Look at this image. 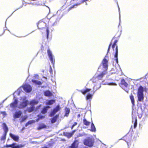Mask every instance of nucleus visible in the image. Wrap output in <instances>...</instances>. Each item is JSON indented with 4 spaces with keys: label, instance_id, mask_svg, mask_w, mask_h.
<instances>
[{
    "label": "nucleus",
    "instance_id": "obj_1",
    "mask_svg": "<svg viewBox=\"0 0 148 148\" xmlns=\"http://www.w3.org/2000/svg\"><path fill=\"white\" fill-rule=\"evenodd\" d=\"M115 37H114L111 40V42L109 45L108 51L107 52V54L109 53L110 51V47L112 45V48L113 49V50L115 51V55H114V57L115 58V60L116 62L118 63V46L116 45L118 40H115L113 42V43H112L113 40L115 38Z\"/></svg>",
    "mask_w": 148,
    "mask_h": 148
},
{
    "label": "nucleus",
    "instance_id": "obj_2",
    "mask_svg": "<svg viewBox=\"0 0 148 148\" xmlns=\"http://www.w3.org/2000/svg\"><path fill=\"white\" fill-rule=\"evenodd\" d=\"M144 88L141 86H140L138 88L137 91V97L138 101H139L143 102L144 99L143 94Z\"/></svg>",
    "mask_w": 148,
    "mask_h": 148
},
{
    "label": "nucleus",
    "instance_id": "obj_3",
    "mask_svg": "<svg viewBox=\"0 0 148 148\" xmlns=\"http://www.w3.org/2000/svg\"><path fill=\"white\" fill-rule=\"evenodd\" d=\"M107 71H103L96 77H93L92 79V82H96V80H102V78L104 75L107 74Z\"/></svg>",
    "mask_w": 148,
    "mask_h": 148
},
{
    "label": "nucleus",
    "instance_id": "obj_4",
    "mask_svg": "<svg viewBox=\"0 0 148 148\" xmlns=\"http://www.w3.org/2000/svg\"><path fill=\"white\" fill-rule=\"evenodd\" d=\"M94 142V139L90 137H88L84 140L83 143L85 145L89 147H91L93 146Z\"/></svg>",
    "mask_w": 148,
    "mask_h": 148
},
{
    "label": "nucleus",
    "instance_id": "obj_5",
    "mask_svg": "<svg viewBox=\"0 0 148 148\" xmlns=\"http://www.w3.org/2000/svg\"><path fill=\"white\" fill-rule=\"evenodd\" d=\"M2 125L3 126V128L4 131V132L3 136L1 138V140H4L5 139L7 133L8 131V128L6 124L3 123Z\"/></svg>",
    "mask_w": 148,
    "mask_h": 148
},
{
    "label": "nucleus",
    "instance_id": "obj_6",
    "mask_svg": "<svg viewBox=\"0 0 148 148\" xmlns=\"http://www.w3.org/2000/svg\"><path fill=\"white\" fill-rule=\"evenodd\" d=\"M106 56L103 59L102 62L101 64L103 68L105 69L104 71H107L108 67V60L106 59Z\"/></svg>",
    "mask_w": 148,
    "mask_h": 148
},
{
    "label": "nucleus",
    "instance_id": "obj_7",
    "mask_svg": "<svg viewBox=\"0 0 148 148\" xmlns=\"http://www.w3.org/2000/svg\"><path fill=\"white\" fill-rule=\"evenodd\" d=\"M120 86L123 89L125 88H128L129 87V84L124 79H122L119 84Z\"/></svg>",
    "mask_w": 148,
    "mask_h": 148
},
{
    "label": "nucleus",
    "instance_id": "obj_8",
    "mask_svg": "<svg viewBox=\"0 0 148 148\" xmlns=\"http://www.w3.org/2000/svg\"><path fill=\"white\" fill-rule=\"evenodd\" d=\"M24 90L26 92H30L32 90L31 86L29 84H25L23 86Z\"/></svg>",
    "mask_w": 148,
    "mask_h": 148
},
{
    "label": "nucleus",
    "instance_id": "obj_9",
    "mask_svg": "<svg viewBox=\"0 0 148 148\" xmlns=\"http://www.w3.org/2000/svg\"><path fill=\"white\" fill-rule=\"evenodd\" d=\"M60 108L59 105L57 106L55 108H54L53 111H52L50 114V116H53L56 112H57L60 109Z\"/></svg>",
    "mask_w": 148,
    "mask_h": 148
},
{
    "label": "nucleus",
    "instance_id": "obj_10",
    "mask_svg": "<svg viewBox=\"0 0 148 148\" xmlns=\"http://www.w3.org/2000/svg\"><path fill=\"white\" fill-rule=\"evenodd\" d=\"M47 53L48 56L49 58V59L52 64H54L55 60L53 59V55H52L51 51L49 49H48L47 51Z\"/></svg>",
    "mask_w": 148,
    "mask_h": 148
},
{
    "label": "nucleus",
    "instance_id": "obj_11",
    "mask_svg": "<svg viewBox=\"0 0 148 148\" xmlns=\"http://www.w3.org/2000/svg\"><path fill=\"white\" fill-rule=\"evenodd\" d=\"M28 104V101L26 100L21 102L19 104L18 108L20 109L26 107Z\"/></svg>",
    "mask_w": 148,
    "mask_h": 148
},
{
    "label": "nucleus",
    "instance_id": "obj_12",
    "mask_svg": "<svg viewBox=\"0 0 148 148\" xmlns=\"http://www.w3.org/2000/svg\"><path fill=\"white\" fill-rule=\"evenodd\" d=\"M35 1V3L39 5H45L46 0H32Z\"/></svg>",
    "mask_w": 148,
    "mask_h": 148
},
{
    "label": "nucleus",
    "instance_id": "obj_13",
    "mask_svg": "<svg viewBox=\"0 0 148 148\" xmlns=\"http://www.w3.org/2000/svg\"><path fill=\"white\" fill-rule=\"evenodd\" d=\"M78 144V140H74L71 145L68 148H77Z\"/></svg>",
    "mask_w": 148,
    "mask_h": 148
},
{
    "label": "nucleus",
    "instance_id": "obj_14",
    "mask_svg": "<svg viewBox=\"0 0 148 148\" xmlns=\"http://www.w3.org/2000/svg\"><path fill=\"white\" fill-rule=\"evenodd\" d=\"M18 102V101L17 99H15L14 101L10 104V106L11 108H15L16 107Z\"/></svg>",
    "mask_w": 148,
    "mask_h": 148
},
{
    "label": "nucleus",
    "instance_id": "obj_15",
    "mask_svg": "<svg viewBox=\"0 0 148 148\" xmlns=\"http://www.w3.org/2000/svg\"><path fill=\"white\" fill-rule=\"evenodd\" d=\"M76 131V130H75L71 132H64L63 135L68 138L71 137L74 134V132Z\"/></svg>",
    "mask_w": 148,
    "mask_h": 148
},
{
    "label": "nucleus",
    "instance_id": "obj_16",
    "mask_svg": "<svg viewBox=\"0 0 148 148\" xmlns=\"http://www.w3.org/2000/svg\"><path fill=\"white\" fill-rule=\"evenodd\" d=\"M46 25V24L44 22L42 21H41L38 22L37 26L39 28L41 29L44 28Z\"/></svg>",
    "mask_w": 148,
    "mask_h": 148
},
{
    "label": "nucleus",
    "instance_id": "obj_17",
    "mask_svg": "<svg viewBox=\"0 0 148 148\" xmlns=\"http://www.w3.org/2000/svg\"><path fill=\"white\" fill-rule=\"evenodd\" d=\"M132 114L133 115L138 116L140 118L141 117V114L138 112V110L136 109H132Z\"/></svg>",
    "mask_w": 148,
    "mask_h": 148
},
{
    "label": "nucleus",
    "instance_id": "obj_18",
    "mask_svg": "<svg viewBox=\"0 0 148 148\" xmlns=\"http://www.w3.org/2000/svg\"><path fill=\"white\" fill-rule=\"evenodd\" d=\"M10 135L11 138L14 141L18 142L19 140V137L18 136L15 135L11 133L10 134Z\"/></svg>",
    "mask_w": 148,
    "mask_h": 148
},
{
    "label": "nucleus",
    "instance_id": "obj_19",
    "mask_svg": "<svg viewBox=\"0 0 148 148\" xmlns=\"http://www.w3.org/2000/svg\"><path fill=\"white\" fill-rule=\"evenodd\" d=\"M44 95L47 97H51L53 95L52 93L49 90H46L44 91Z\"/></svg>",
    "mask_w": 148,
    "mask_h": 148
},
{
    "label": "nucleus",
    "instance_id": "obj_20",
    "mask_svg": "<svg viewBox=\"0 0 148 148\" xmlns=\"http://www.w3.org/2000/svg\"><path fill=\"white\" fill-rule=\"evenodd\" d=\"M22 114V112L21 111H19L15 112L14 116L15 118H18Z\"/></svg>",
    "mask_w": 148,
    "mask_h": 148
},
{
    "label": "nucleus",
    "instance_id": "obj_21",
    "mask_svg": "<svg viewBox=\"0 0 148 148\" xmlns=\"http://www.w3.org/2000/svg\"><path fill=\"white\" fill-rule=\"evenodd\" d=\"M23 147L21 145H18L16 143L12 144V148H21Z\"/></svg>",
    "mask_w": 148,
    "mask_h": 148
},
{
    "label": "nucleus",
    "instance_id": "obj_22",
    "mask_svg": "<svg viewBox=\"0 0 148 148\" xmlns=\"http://www.w3.org/2000/svg\"><path fill=\"white\" fill-rule=\"evenodd\" d=\"M56 102L55 99H51L48 100L46 103L47 105H51L54 103Z\"/></svg>",
    "mask_w": 148,
    "mask_h": 148
},
{
    "label": "nucleus",
    "instance_id": "obj_23",
    "mask_svg": "<svg viewBox=\"0 0 148 148\" xmlns=\"http://www.w3.org/2000/svg\"><path fill=\"white\" fill-rule=\"evenodd\" d=\"M38 102V101L34 99L31 101L30 103V104L33 106H34L37 104Z\"/></svg>",
    "mask_w": 148,
    "mask_h": 148
},
{
    "label": "nucleus",
    "instance_id": "obj_24",
    "mask_svg": "<svg viewBox=\"0 0 148 148\" xmlns=\"http://www.w3.org/2000/svg\"><path fill=\"white\" fill-rule=\"evenodd\" d=\"M91 90V89L90 88H86L84 90H81L80 91L83 95H84L87 92H89Z\"/></svg>",
    "mask_w": 148,
    "mask_h": 148
},
{
    "label": "nucleus",
    "instance_id": "obj_25",
    "mask_svg": "<svg viewBox=\"0 0 148 148\" xmlns=\"http://www.w3.org/2000/svg\"><path fill=\"white\" fill-rule=\"evenodd\" d=\"M32 81L33 83L34 84L36 85H41L42 84V82L40 81H39L37 80L32 79Z\"/></svg>",
    "mask_w": 148,
    "mask_h": 148
},
{
    "label": "nucleus",
    "instance_id": "obj_26",
    "mask_svg": "<svg viewBox=\"0 0 148 148\" xmlns=\"http://www.w3.org/2000/svg\"><path fill=\"white\" fill-rule=\"evenodd\" d=\"M50 108V107L49 106H47L43 108L41 111L42 113L43 114H45L47 112L48 109Z\"/></svg>",
    "mask_w": 148,
    "mask_h": 148
},
{
    "label": "nucleus",
    "instance_id": "obj_27",
    "mask_svg": "<svg viewBox=\"0 0 148 148\" xmlns=\"http://www.w3.org/2000/svg\"><path fill=\"white\" fill-rule=\"evenodd\" d=\"M59 116V115L57 114L55 116L52 118L51 120V122L52 123H55L57 121V118Z\"/></svg>",
    "mask_w": 148,
    "mask_h": 148
},
{
    "label": "nucleus",
    "instance_id": "obj_28",
    "mask_svg": "<svg viewBox=\"0 0 148 148\" xmlns=\"http://www.w3.org/2000/svg\"><path fill=\"white\" fill-rule=\"evenodd\" d=\"M47 127L46 125L44 124H40L39 125V126L38 127V130H40L43 128H46Z\"/></svg>",
    "mask_w": 148,
    "mask_h": 148
},
{
    "label": "nucleus",
    "instance_id": "obj_29",
    "mask_svg": "<svg viewBox=\"0 0 148 148\" xmlns=\"http://www.w3.org/2000/svg\"><path fill=\"white\" fill-rule=\"evenodd\" d=\"M90 131L92 132H95L96 131V129L95 126L93 123H92L91 125V129Z\"/></svg>",
    "mask_w": 148,
    "mask_h": 148
},
{
    "label": "nucleus",
    "instance_id": "obj_30",
    "mask_svg": "<svg viewBox=\"0 0 148 148\" xmlns=\"http://www.w3.org/2000/svg\"><path fill=\"white\" fill-rule=\"evenodd\" d=\"M65 114L64 116H68L70 112V110L69 108L67 107L65 108Z\"/></svg>",
    "mask_w": 148,
    "mask_h": 148
},
{
    "label": "nucleus",
    "instance_id": "obj_31",
    "mask_svg": "<svg viewBox=\"0 0 148 148\" xmlns=\"http://www.w3.org/2000/svg\"><path fill=\"white\" fill-rule=\"evenodd\" d=\"M130 99L131 101L132 104L133 106H134V96L132 94H131L130 96Z\"/></svg>",
    "mask_w": 148,
    "mask_h": 148
},
{
    "label": "nucleus",
    "instance_id": "obj_32",
    "mask_svg": "<svg viewBox=\"0 0 148 148\" xmlns=\"http://www.w3.org/2000/svg\"><path fill=\"white\" fill-rule=\"evenodd\" d=\"M83 123L86 126H89L90 123V122L88 121L85 119H83Z\"/></svg>",
    "mask_w": 148,
    "mask_h": 148
},
{
    "label": "nucleus",
    "instance_id": "obj_33",
    "mask_svg": "<svg viewBox=\"0 0 148 148\" xmlns=\"http://www.w3.org/2000/svg\"><path fill=\"white\" fill-rule=\"evenodd\" d=\"M34 106H32L27 109V111L29 112H31L34 110Z\"/></svg>",
    "mask_w": 148,
    "mask_h": 148
},
{
    "label": "nucleus",
    "instance_id": "obj_34",
    "mask_svg": "<svg viewBox=\"0 0 148 148\" xmlns=\"http://www.w3.org/2000/svg\"><path fill=\"white\" fill-rule=\"evenodd\" d=\"M80 3H77L73 5L72 6L70 7L67 10V12H69L70 10H71L72 9L74 8V6L75 5H79Z\"/></svg>",
    "mask_w": 148,
    "mask_h": 148
},
{
    "label": "nucleus",
    "instance_id": "obj_35",
    "mask_svg": "<svg viewBox=\"0 0 148 148\" xmlns=\"http://www.w3.org/2000/svg\"><path fill=\"white\" fill-rule=\"evenodd\" d=\"M92 96V95L91 94H88L86 95V99L87 100L89 99H91Z\"/></svg>",
    "mask_w": 148,
    "mask_h": 148
},
{
    "label": "nucleus",
    "instance_id": "obj_36",
    "mask_svg": "<svg viewBox=\"0 0 148 148\" xmlns=\"http://www.w3.org/2000/svg\"><path fill=\"white\" fill-rule=\"evenodd\" d=\"M137 126V119L136 117L135 119V121L134 123V128H135Z\"/></svg>",
    "mask_w": 148,
    "mask_h": 148
},
{
    "label": "nucleus",
    "instance_id": "obj_37",
    "mask_svg": "<svg viewBox=\"0 0 148 148\" xmlns=\"http://www.w3.org/2000/svg\"><path fill=\"white\" fill-rule=\"evenodd\" d=\"M47 32V38L48 39V38L49 35V30L48 28H47L46 29Z\"/></svg>",
    "mask_w": 148,
    "mask_h": 148
},
{
    "label": "nucleus",
    "instance_id": "obj_38",
    "mask_svg": "<svg viewBox=\"0 0 148 148\" xmlns=\"http://www.w3.org/2000/svg\"><path fill=\"white\" fill-rule=\"evenodd\" d=\"M27 116H24L22 118L21 122H23L26 120L27 118Z\"/></svg>",
    "mask_w": 148,
    "mask_h": 148
},
{
    "label": "nucleus",
    "instance_id": "obj_39",
    "mask_svg": "<svg viewBox=\"0 0 148 148\" xmlns=\"http://www.w3.org/2000/svg\"><path fill=\"white\" fill-rule=\"evenodd\" d=\"M77 122H74V124L71 126V130L72 129H73V128L75 126V125H77Z\"/></svg>",
    "mask_w": 148,
    "mask_h": 148
},
{
    "label": "nucleus",
    "instance_id": "obj_40",
    "mask_svg": "<svg viewBox=\"0 0 148 148\" xmlns=\"http://www.w3.org/2000/svg\"><path fill=\"white\" fill-rule=\"evenodd\" d=\"M45 118V116H38V119H42Z\"/></svg>",
    "mask_w": 148,
    "mask_h": 148
},
{
    "label": "nucleus",
    "instance_id": "obj_41",
    "mask_svg": "<svg viewBox=\"0 0 148 148\" xmlns=\"http://www.w3.org/2000/svg\"><path fill=\"white\" fill-rule=\"evenodd\" d=\"M12 144H11V145H6L5 146V147L7 148L9 147H10L12 148Z\"/></svg>",
    "mask_w": 148,
    "mask_h": 148
},
{
    "label": "nucleus",
    "instance_id": "obj_42",
    "mask_svg": "<svg viewBox=\"0 0 148 148\" xmlns=\"http://www.w3.org/2000/svg\"><path fill=\"white\" fill-rule=\"evenodd\" d=\"M32 121H29L28 122L26 123V126H27V125L28 124H32Z\"/></svg>",
    "mask_w": 148,
    "mask_h": 148
},
{
    "label": "nucleus",
    "instance_id": "obj_43",
    "mask_svg": "<svg viewBox=\"0 0 148 148\" xmlns=\"http://www.w3.org/2000/svg\"><path fill=\"white\" fill-rule=\"evenodd\" d=\"M83 148H88L86 147H83Z\"/></svg>",
    "mask_w": 148,
    "mask_h": 148
},
{
    "label": "nucleus",
    "instance_id": "obj_44",
    "mask_svg": "<svg viewBox=\"0 0 148 148\" xmlns=\"http://www.w3.org/2000/svg\"><path fill=\"white\" fill-rule=\"evenodd\" d=\"M78 116H80V114H79V115H78Z\"/></svg>",
    "mask_w": 148,
    "mask_h": 148
},
{
    "label": "nucleus",
    "instance_id": "obj_45",
    "mask_svg": "<svg viewBox=\"0 0 148 148\" xmlns=\"http://www.w3.org/2000/svg\"><path fill=\"white\" fill-rule=\"evenodd\" d=\"M124 90H125V91H126V90H125V89Z\"/></svg>",
    "mask_w": 148,
    "mask_h": 148
},
{
    "label": "nucleus",
    "instance_id": "obj_46",
    "mask_svg": "<svg viewBox=\"0 0 148 148\" xmlns=\"http://www.w3.org/2000/svg\"><path fill=\"white\" fill-rule=\"evenodd\" d=\"M124 90H125V91H126V90H125V89Z\"/></svg>",
    "mask_w": 148,
    "mask_h": 148
}]
</instances>
